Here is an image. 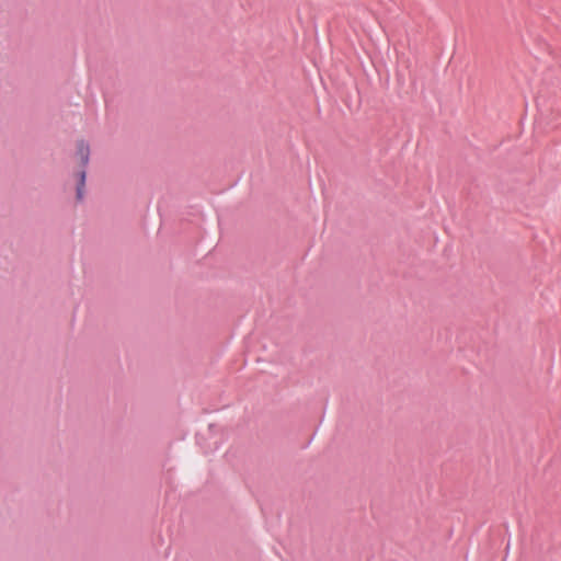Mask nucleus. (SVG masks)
<instances>
[{
	"mask_svg": "<svg viewBox=\"0 0 561 561\" xmlns=\"http://www.w3.org/2000/svg\"><path fill=\"white\" fill-rule=\"evenodd\" d=\"M79 183L77 185V198L79 201L82 199L83 197V188H84V184H85V170H82L80 173H79Z\"/></svg>",
	"mask_w": 561,
	"mask_h": 561,
	"instance_id": "obj_2",
	"label": "nucleus"
},
{
	"mask_svg": "<svg viewBox=\"0 0 561 561\" xmlns=\"http://www.w3.org/2000/svg\"><path fill=\"white\" fill-rule=\"evenodd\" d=\"M77 154L80 157L83 168H85L89 162L90 148L84 140L78 142Z\"/></svg>",
	"mask_w": 561,
	"mask_h": 561,
	"instance_id": "obj_1",
	"label": "nucleus"
}]
</instances>
